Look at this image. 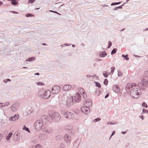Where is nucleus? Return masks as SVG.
<instances>
[{
	"mask_svg": "<svg viewBox=\"0 0 148 148\" xmlns=\"http://www.w3.org/2000/svg\"><path fill=\"white\" fill-rule=\"evenodd\" d=\"M92 104V101L91 100H85L84 102V106L82 107L81 108V111L85 114H87L90 112V110L89 108L91 106Z\"/></svg>",
	"mask_w": 148,
	"mask_h": 148,
	"instance_id": "1",
	"label": "nucleus"
},
{
	"mask_svg": "<svg viewBox=\"0 0 148 148\" xmlns=\"http://www.w3.org/2000/svg\"><path fill=\"white\" fill-rule=\"evenodd\" d=\"M130 95L133 98H138L141 94V91L140 88H132L130 91Z\"/></svg>",
	"mask_w": 148,
	"mask_h": 148,
	"instance_id": "2",
	"label": "nucleus"
},
{
	"mask_svg": "<svg viewBox=\"0 0 148 148\" xmlns=\"http://www.w3.org/2000/svg\"><path fill=\"white\" fill-rule=\"evenodd\" d=\"M51 94V92L49 90L45 91L44 90L42 89L40 90L38 93V95L40 97L44 99H47L50 97Z\"/></svg>",
	"mask_w": 148,
	"mask_h": 148,
	"instance_id": "3",
	"label": "nucleus"
},
{
	"mask_svg": "<svg viewBox=\"0 0 148 148\" xmlns=\"http://www.w3.org/2000/svg\"><path fill=\"white\" fill-rule=\"evenodd\" d=\"M142 82H139L138 84V87L142 90H144L146 87H148V81L142 79Z\"/></svg>",
	"mask_w": 148,
	"mask_h": 148,
	"instance_id": "4",
	"label": "nucleus"
},
{
	"mask_svg": "<svg viewBox=\"0 0 148 148\" xmlns=\"http://www.w3.org/2000/svg\"><path fill=\"white\" fill-rule=\"evenodd\" d=\"M49 116L51 118V119L56 122L58 121L60 119L59 114L56 112L49 114Z\"/></svg>",
	"mask_w": 148,
	"mask_h": 148,
	"instance_id": "5",
	"label": "nucleus"
},
{
	"mask_svg": "<svg viewBox=\"0 0 148 148\" xmlns=\"http://www.w3.org/2000/svg\"><path fill=\"white\" fill-rule=\"evenodd\" d=\"M43 125V122L40 120H37L36 122L34 125L35 129L37 131H39L42 129V126Z\"/></svg>",
	"mask_w": 148,
	"mask_h": 148,
	"instance_id": "6",
	"label": "nucleus"
},
{
	"mask_svg": "<svg viewBox=\"0 0 148 148\" xmlns=\"http://www.w3.org/2000/svg\"><path fill=\"white\" fill-rule=\"evenodd\" d=\"M64 117L68 119H71L73 118L74 116V114L70 112H66L64 113Z\"/></svg>",
	"mask_w": 148,
	"mask_h": 148,
	"instance_id": "7",
	"label": "nucleus"
},
{
	"mask_svg": "<svg viewBox=\"0 0 148 148\" xmlns=\"http://www.w3.org/2000/svg\"><path fill=\"white\" fill-rule=\"evenodd\" d=\"M71 97L73 99V101H74V103L76 102H79L81 99V95L78 92L76 94L75 96Z\"/></svg>",
	"mask_w": 148,
	"mask_h": 148,
	"instance_id": "8",
	"label": "nucleus"
},
{
	"mask_svg": "<svg viewBox=\"0 0 148 148\" xmlns=\"http://www.w3.org/2000/svg\"><path fill=\"white\" fill-rule=\"evenodd\" d=\"M60 91V88L59 86L55 85L53 86L51 92L53 94H56L58 93Z\"/></svg>",
	"mask_w": 148,
	"mask_h": 148,
	"instance_id": "9",
	"label": "nucleus"
},
{
	"mask_svg": "<svg viewBox=\"0 0 148 148\" xmlns=\"http://www.w3.org/2000/svg\"><path fill=\"white\" fill-rule=\"evenodd\" d=\"M74 103V101H73V99L71 97H69L67 98L66 101V106L68 108L70 107L71 105Z\"/></svg>",
	"mask_w": 148,
	"mask_h": 148,
	"instance_id": "10",
	"label": "nucleus"
},
{
	"mask_svg": "<svg viewBox=\"0 0 148 148\" xmlns=\"http://www.w3.org/2000/svg\"><path fill=\"white\" fill-rule=\"evenodd\" d=\"M48 116L46 115L42 116L41 117V121L43 123V124H46L48 122H51V121L48 120Z\"/></svg>",
	"mask_w": 148,
	"mask_h": 148,
	"instance_id": "11",
	"label": "nucleus"
},
{
	"mask_svg": "<svg viewBox=\"0 0 148 148\" xmlns=\"http://www.w3.org/2000/svg\"><path fill=\"white\" fill-rule=\"evenodd\" d=\"M19 104L18 103H16L13 104L10 107L11 110L13 112L16 111L18 109Z\"/></svg>",
	"mask_w": 148,
	"mask_h": 148,
	"instance_id": "12",
	"label": "nucleus"
},
{
	"mask_svg": "<svg viewBox=\"0 0 148 148\" xmlns=\"http://www.w3.org/2000/svg\"><path fill=\"white\" fill-rule=\"evenodd\" d=\"M64 140L67 144L69 143L71 139V136L68 134H65L63 138Z\"/></svg>",
	"mask_w": 148,
	"mask_h": 148,
	"instance_id": "13",
	"label": "nucleus"
},
{
	"mask_svg": "<svg viewBox=\"0 0 148 148\" xmlns=\"http://www.w3.org/2000/svg\"><path fill=\"white\" fill-rule=\"evenodd\" d=\"M112 90L115 93H118L120 90V89L118 85H114L112 87Z\"/></svg>",
	"mask_w": 148,
	"mask_h": 148,
	"instance_id": "14",
	"label": "nucleus"
},
{
	"mask_svg": "<svg viewBox=\"0 0 148 148\" xmlns=\"http://www.w3.org/2000/svg\"><path fill=\"white\" fill-rule=\"evenodd\" d=\"M20 138V134L18 132H16L13 136V140L15 141L18 140Z\"/></svg>",
	"mask_w": 148,
	"mask_h": 148,
	"instance_id": "15",
	"label": "nucleus"
},
{
	"mask_svg": "<svg viewBox=\"0 0 148 148\" xmlns=\"http://www.w3.org/2000/svg\"><path fill=\"white\" fill-rule=\"evenodd\" d=\"M48 137L47 134H40L38 137V138L41 140H44L47 138Z\"/></svg>",
	"mask_w": 148,
	"mask_h": 148,
	"instance_id": "16",
	"label": "nucleus"
},
{
	"mask_svg": "<svg viewBox=\"0 0 148 148\" xmlns=\"http://www.w3.org/2000/svg\"><path fill=\"white\" fill-rule=\"evenodd\" d=\"M42 130L44 132L47 134H50L52 132V130L50 129H48L46 127H44L42 128Z\"/></svg>",
	"mask_w": 148,
	"mask_h": 148,
	"instance_id": "17",
	"label": "nucleus"
},
{
	"mask_svg": "<svg viewBox=\"0 0 148 148\" xmlns=\"http://www.w3.org/2000/svg\"><path fill=\"white\" fill-rule=\"evenodd\" d=\"M72 88V86L69 85H64L62 89L64 91H67Z\"/></svg>",
	"mask_w": 148,
	"mask_h": 148,
	"instance_id": "18",
	"label": "nucleus"
},
{
	"mask_svg": "<svg viewBox=\"0 0 148 148\" xmlns=\"http://www.w3.org/2000/svg\"><path fill=\"white\" fill-rule=\"evenodd\" d=\"M126 90L127 92H129L130 90H131V87L130 84H127L125 86Z\"/></svg>",
	"mask_w": 148,
	"mask_h": 148,
	"instance_id": "19",
	"label": "nucleus"
},
{
	"mask_svg": "<svg viewBox=\"0 0 148 148\" xmlns=\"http://www.w3.org/2000/svg\"><path fill=\"white\" fill-rule=\"evenodd\" d=\"M107 55V53L105 51H101L99 54V56L101 57H104Z\"/></svg>",
	"mask_w": 148,
	"mask_h": 148,
	"instance_id": "20",
	"label": "nucleus"
},
{
	"mask_svg": "<svg viewBox=\"0 0 148 148\" xmlns=\"http://www.w3.org/2000/svg\"><path fill=\"white\" fill-rule=\"evenodd\" d=\"M13 134L12 132H10L9 133L8 135H7L6 137V140H9L10 139V138L12 136Z\"/></svg>",
	"mask_w": 148,
	"mask_h": 148,
	"instance_id": "21",
	"label": "nucleus"
},
{
	"mask_svg": "<svg viewBox=\"0 0 148 148\" xmlns=\"http://www.w3.org/2000/svg\"><path fill=\"white\" fill-rule=\"evenodd\" d=\"M128 54H126L125 55L124 54H123L121 56V57L123 58V59L128 61L129 60V58L128 57Z\"/></svg>",
	"mask_w": 148,
	"mask_h": 148,
	"instance_id": "22",
	"label": "nucleus"
},
{
	"mask_svg": "<svg viewBox=\"0 0 148 148\" xmlns=\"http://www.w3.org/2000/svg\"><path fill=\"white\" fill-rule=\"evenodd\" d=\"M0 104H2V105H0V107H4L5 106H8L9 105L10 103L8 102H5L4 103H0Z\"/></svg>",
	"mask_w": 148,
	"mask_h": 148,
	"instance_id": "23",
	"label": "nucleus"
},
{
	"mask_svg": "<svg viewBox=\"0 0 148 148\" xmlns=\"http://www.w3.org/2000/svg\"><path fill=\"white\" fill-rule=\"evenodd\" d=\"M18 0H13L11 2V4L14 5H16L18 3Z\"/></svg>",
	"mask_w": 148,
	"mask_h": 148,
	"instance_id": "24",
	"label": "nucleus"
},
{
	"mask_svg": "<svg viewBox=\"0 0 148 148\" xmlns=\"http://www.w3.org/2000/svg\"><path fill=\"white\" fill-rule=\"evenodd\" d=\"M36 60V58L35 57H33L31 58H28L27 60H26V61L30 62Z\"/></svg>",
	"mask_w": 148,
	"mask_h": 148,
	"instance_id": "25",
	"label": "nucleus"
},
{
	"mask_svg": "<svg viewBox=\"0 0 148 148\" xmlns=\"http://www.w3.org/2000/svg\"><path fill=\"white\" fill-rule=\"evenodd\" d=\"M131 87V89L133 88H138L137 87V86L136 83H133L131 84H130Z\"/></svg>",
	"mask_w": 148,
	"mask_h": 148,
	"instance_id": "26",
	"label": "nucleus"
},
{
	"mask_svg": "<svg viewBox=\"0 0 148 148\" xmlns=\"http://www.w3.org/2000/svg\"><path fill=\"white\" fill-rule=\"evenodd\" d=\"M62 138V136L60 135H58L56 137V140L57 141H59Z\"/></svg>",
	"mask_w": 148,
	"mask_h": 148,
	"instance_id": "27",
	"label": "nucleus"
},
{
	"mask_svg": "<svg viewBox=\"0 0 148 148\" xmlns=\"http://www.w3.org/2000/svg\"><path fill=\"white\" fill-rule=\"evenodd\" d=\"M107 71H104L103 72V75L105 78H107L108 77V75L107 74Z\"/></svg>",
	"mask_w": 148,
	"mask_h": 148,
	"instance_id": "28",
	"label": "nucleus"
},
{
	"mask_svg": "<svg viewBox=\"0 0 148 148\" xmlns=\"http://www.w3.org/2000/svg\"><path fill=\"white\" fill-rule=\"evenodd\" d=\"M23 129V130H24L25 131H26L29 133L30 132V131L29 130V129L28 127H26L25 125H24Z\"/></svg>",
	"mask_w": 148,
	"mask_h": 148,
	"instance_id": "29",
	"label": "nucleus"
},
{
	"mask_svg": "<svg viewBox=\"0 0 148 148\" xmlns=\"http://www.w3.org/2000/svg\"><path fill=\"white\" fill-rule=\"evenodd\" d=\"M95 86L96 87H97L99 88H100L101 87V85L100 84L99 82H95Z\"/></svg>",
	"mask_w": 148,
	"mask_h": 148,
	"instance_id": "30",
	"label": "nucleus"
},
{
	"mask_svg": "<svg viewBox=\"0 0 148 148\" xmlns=\"http://www.w3.org/2000/svg\"><path fill=\"white\" fill-rule=\"evenodd\" d=\"M116 51L117 49L116 48L113 49L112 50V51H111V54L112 55H113L114 53H115L116 52Z\"/></svg>",
	"mask_w": 148,
	"mask_h": 148,
	"instance_id": "31",
	"label": "nucleus"
},
{
	"mask_svg": "<svg viewBox=\"0 0 148 148\" xmlns=\"http://www.w3.org/2000/svg\"><path fill=\"white\" fill-rule=\"evenodd\" d=\"M19 117V116L18 114H15L14 115V116L13 117V118H14V119L16 121V120H17L18 119Z\"/></svg>",
	"mask_w": 148,
	"mask_h": 148,
	"instance_id": "32",
	"label": "nucleus"
},
{
	"mask_svg": "<svg viewBox=\"0 0 148 148\" xmlns=\"http://www.w3.org/2000/svg\"><path fill=\"white\" fill-rule=\"evenodd\" d=\"M121 3V2H114L112 3L111 5L112 6L120 4Z\"/></svg>",
	"mask_w": 148,
	"mask_h": 148,
	"instance_id": "33",
	"label": "nucleus"
},
{
	"mask_svg": "<svg viewBox=\"0 0 148 148\" xmlns=\"http://www.w3.org/2000/svg\"><path fill=\"white\" fill-rule=\"evenodd\" d=\"M71 45V43H65L64 44L61 45L60 46H70Z\"/></svg>",
	"mask_w": 148,
	"mask_h": 148,
	"instance_id": "34",
	"label": "nucleus"
},
{
	"mask_svg": "<svg viewBox=\"0 0 148 148\" xmlns=\"http://www.w3.org/2000/svg\"><path fill=\"white\" fill-rule=\"evenodd\" d=\"M101 120V119L100 118H97L94 119L93 121V122L95 123L97 122L100 121Z\"/></svg>",
	"mask_w": 148,
	"mask_h": 148,
	"instance_id": "35",
	"label": "nucleus"
},
{
	"mask_svg": "<svg viewBox=\"0 0 148 148\" xmlns=\"http://www.w3.org/2000/svg\"><path fill=\"white\" fill-rule=\"evenodd\" d=\"M142 107H143L145 108H147V105L145 102H144L143 103H142Z\"/></svg>",
	"mask_w": 148,
	"mask_h": 148,
	"instance_id": "36",
	"label": "nucleus"
},
{
	"mask_svg": "<svg viewBox=\"0 0 148 148\" xmlns=\"http://www.w3.org/2000/svg\"><path fill=\"white\" fill-rule=\"evenodd\" d=\"M108 83V79H104V82H103V84L105 85L106 86L107 85Z\"/></svg>",
	"mask_w": 148,
	"mask_h": 148,
	"instance_id": "37",
	"label": "nucleus"
},
{
	"mask_svg": "<svg viewBox=\"0 0 148 148\" xmlns=\"http://www.w3.org/2000/svg\"><path fill=\"white\" fill-rule=\"evenodd\" d=\"M145 113H147L148 114V110L145 109H143L142 113L143 114Z\"/></svg>",
	"mask_w": 148,
	"mask_h": 148,
	"instance_id": "38",
	"label": "nucleus"
},
{
	"mask_svg": "<svg viewBox=\"0 0 148 148\" xmlns=\"http://www.w3.org/2000/svg\"><path fill=\"white\" fill-rule=\"evenodd\" d=\"M115 68L114 67H112L111 68V72L112 73V74H113Z\"/></svg>",
	"mask_w": 148,
	"mask_h": 148,
	"instance_id": "39",
	"label": "nucleus"
},
{
	"mask_svg": "<svg viewBox=\"0 0 148 148\" xmlns=\"http://www.w3.org/2000/svg\"><path fill=\"white\" fill-rule=\"evenodd\" d=\"M34 16V15L32 14H30V13L27 14L26 15V16L27 17H31L32 16Z\"/></svg>",
	"mask_w": 148,
	"mask_h": 148,
	"instance_id": "40",
	"label": "nucleus"
},
{
	"mask_svg": "<svg viewBox=\"0 0 148 148\" xmlns=\"http://www.w3.org/2000/svg\"><path fill=\"white\" fill-rule=\"evenodd\" d=\"M118 76L119 77H121L122 74H121V71L120 70H118Z\"/></svg>",
	"mask_w": 148,
	"mask_h": 148,
	"instance_id": "41",
	"label": "nucleus"
},
{
	"mask_svg": "<svg viewBox=\"0 0 148 148\" xmlns=\"http://www.w3.org/2000/svg\"><path fill=\"white\" fill-rule=\"evenodd\" d=\"M79 91L81 93H83L85 92V91L83 89V88H80L79 89Z\"/></svg>",
	"mask_w": 148,
	"mask_h": 148,
	"instance_id": "42",
	"label": "nucleus"
},
{
	"mask_svg": "<svg viewBox=\"0 0 148 148\" xmlns=\"http://www.w3.org/2000/svg\"><path fill=\"white\" fill-rule=\"evenodd\" d=\"M7 50L6 49H4V50L3 51H0V54H6V53H5V51L6 50Z\"/></svg>",
	"mask_w": 148,
	"mask_h": 148,
	"instance_id": "43",
	"label": "nucleus"
},
{
	"mask_svg": "<svg viewBox=\"0 0 148 148\" xmlns=\"http://www.w3.org/2000/svg\"><path fill=\"white\" fill-rule=\"evenodd\" d=\"M11 81V80L9 79H7L5 80H3V82H4L5 83H7L8 82H9V81Z\"/></svg>",
	"mask_w": 148,
	"mask_h": 148,
	"instance_id": "44",
	"label": "nucleus"
},
{
	"mask_svg": "<svg viewBox=\"0 0 148 148\" xmlns=\"http://www.w3.org/2000/svg\"><path fill=\"white\" fill-rule=\"evenodd\" d=\"M144 74L146 77H148V71H145L144 72Z\"/></svg>",
	"mask_w": 148,
	"mask_h": 148,
	"instance_id": "45",
	"label": "nucleus"
},
{
	"mask_svg": "<svg viewBox=\"0 0 148 148\" xmlns=\"http://www.w3.org/2000/svg\"><path fill=\"white\" fill-rule=\"evenodd\" d=\"M82 94L83 95V97L84 99L86 97V94L85 92L83 93H82Z\"/></svg>",
	"mask_w": 148,
	"mask_h": 148,
	"instance_id": "46",
	"label": "nucleus"
},
{
	"mask_svg": "<svg viewBox=\"0 0 148 148\" xmlns=\"http://www.w3.org/2000/svg\"><path fill=\"white\" fill-rule=\"evenodd\" d=\"M64 146H65V145L63 143H61L60 145V147L61 148H64Z\"/></svg>",
	"mask_w": 148,
	"mask_h": 148,
	"instance_id": "47",
	"label": "nucleus"
},
{
	"mask_svg": "<svg viewBox=\"0 0 148 148\" xmlns=\"http://www.w3.org/2000/svg\"><path fill=\"white\" fill-rule=\"evenodd\" d=\"M9 120L11 121H14L15 120L14 119L13 116L10 117L9 119Z\"/></svg>",
	"mask_w": 148,
	"mask_h": 148,
	"instance_id": "48",
	"label": "nucleus"
},
{
	"mask_svg": "<svg viewBox=\"0 0 148 148\" xmlns=\"http://www.w3.org/2000/svg\"><path fill=\"white\" fill-rule=\"evenodd\" d=\"M37 85L38 86H42L43 85H44L45 84H43L42 83L39 82L38 83H37Z\"/></svg>",
	"mask_w": 148,
	"mask_h": 148,
	"instance_id": "49",
	"label": "nucleus"
},
{
	"mask_svg": "<svg viewBox=\"0 0 148 148\" xmlns=\"http://www.w3.org/2000/svg\"><path fill=\"white\" fill-rule=\"evenodd\" d=\"M35 147L36 148H42V146L40 145H38Z\"/></svg>",
	"mask_w": 148,
	"mask_h": 148,
	"instance_id": "50",
	"label": "nucleus"
},
{
	"mask_svg": "<svg viewBox=\"0 0 148 148\" xmlns=\"http://www.w3.org/2000/svg\"><path fill=\"white\" fill-rule=\"evenodd\" d=\"M117 123L115 122H110V123H108V124H110L111 125H114V124H116Z\"/></svg>",
	"mask_w": 148,
	"mask_h": 148,
	"instance_id": "51",
	"label": "nucleus"
},
{
	"mask_svg": "<svg viewBox=\"0 0 148 148\" xmlns=\"http://www.w3.org/2000/svg\"><path fill=\"white\" fill-rule=\"evenodd\" d=\"M35 0H29L28 1V3H32L34 2Z\"/></svg>",
	"mask_w": 148,
	"mask_h": 148,
	"instance_id": "52",
	"label": "nucleus"
},
{
	"mask_svg": "<svg viewBox=\"0 0 148 148\" xmlns=\"http://www.w3.org/2000/svg\"><path fill=\"white\" fill-rule=\"evenodd\" d=\"M125 4V3L124 4H123L121 5H120V6H118L117 7H118V9H122V6H123Z\"/></svg>",
	"mask_w": 148,
	"mask_h": 148,
	"instance_id": "53",
	"label": "nucleus"
},
{
	"mask_svg": "<svg viewBox=\"0 0 148 148\" xmlns=\"http://www.w3.org/2000/svg\"><path fill=\"white\" fill-rule=\"evenodd\" d=\"M112 45V42L110 41H109L108 42V46H111Z\"/></svg>",
	"mask_w": 148,
	"mask_h": 148,
	"instance_id": "54",
	"label": "nucleus"
},
{
	"mask_svg": "<svg viewBox=\"0 0 148 148\" xmlns=\"http://www.w3.org/2000/svg\"><path fill=\"white\" fill-rule=\"evenodd\" d=\"M109 93H108L106 94V95L105 96V98L106 99V98H107V97H108L109 96Z\"/></svg>",
	"mask_w": 148,
	"mask_h": 148,
	"instance_id": "55",
	"label": "nucleus"
},
{
	"mask_svg": "<svg viewBox=\"0 0 148 148\" xmlns=\"http://www.w3.org/2000/svg\"><path fill=\"white\" fill-rule=\"evenodd\" d=\"M115 133V132L114 131L112 132V134H111V136H112L113 135H114Z\"/></svg>",
	"mask_w": 148,
	"mask_h": 148,
	"instance_id": "56",
	"label": "nucleus"
},
{
	"mask_svg": "<svg viewBox=\"0 0 148 148\" xmlns=\"http://www.w3.org/2000/svg\"><path fill=\"white\" fill-rule=\"evenodd\" d=\"M10 12L14 14H18V12L16 11H11Z\"/></svg>",
	"mask_w": 148,
	"mask_h": 148,
	"instance_id": "57",
	"label": "nucleus"
},
{
	"mask_svg": "<svg viewBox=\"0 0 148 148\" xmlns=\"http://www.w3.org/2000/svg\"><path fill=\"white\" fill-rule=\"evenodd\" d=\"M139 117H140L142 120H143L144 119V116L143 115L140 116Z\"/></svg>",
	"mask_w": 148,
	"mask_h": 148,
	"instance_id": "58",
	"label": "nucleus"
},
{
	"mask_svg": "<svg viewBox=\"0 0 148 148\" xmlns=\"http://www.w3.org/2000/svg\"><path fill=\"white\" fill-rule=\"evenodd\" d=\"M49 11V12H53V13H56V11H53V10H50L49 11Z\"/></svg>",
	"mask_w": 148,
	"mask_h": 148,
	"instance_id": "59",
	"label": "nucleus"
},
{
	"mask_svg": "<svg viewBox=\"0 0 148 148\" xmlns=\"http://www.w3.org/2000/svg\"><path fill=\"white\" fill-rule=\"evenodd\" d=\"M118 8L117 7H115L114 9H113L114 10H116L118 9Z\"/></svg>",
	"mask_w": 148,
	"mask_h": 148,
	"instance_id": "60",
	"label": "nucleus"
},
{
	"mask_svg": "<svg viewBox=\"0 0 148 148\" xmlns=\"http://www.w3.org/2000/svg\"><path fill=\"white\" fill-rule=\"evenodd\" d=\"M37 141L36 140H34L33 141V142L34 143H36L37 142Z\"/></svg>",
	"mask_w": 148,
	"mask_h": 148,
	"instance_id": "61",
	"label": "nucleus"
},
{
	"mask_svg": "<svg viewBox=\"0 0 148 148\" xmlns=\"http://www.w3.org/2000/svg\"><path fill=\"white\" fill-rule=\"evenodd\" d=\"M134 56H135V57H136V58H140V57L139 56H138V55H135L134 54Z\"/></svg>",
	"mask_w": 148,
	"mask_h": 148,
	"instance_id": "62",
	"label": "nucleus"
},
{
	"mask_svg": "<svg viewBox=\"0 0 148 148\" xmlns=\"http://www.w3.org/2000/svg\"><path fill=\"white\" fill-rule=\"evenodd\" d=\"M126 133V132H122L121 133V134H125Z\"/></svg>",
	"mask_w": 148,
	"mask_h": 148,
	"instance_id": "63",
	"label": "nucleus"
},
{
	"mask_svg": "<svg viewBox=\"0 0 148 148\" xmlns=\"http://www.w3.org/2000/svg\"><path fill=\"white\" fill-rule=\"evenodd\" d=\"M40 75V73H36L34 74V75Z\"/></svg>",
	"mask_w": 148,
	"mask_h": 148,
	"instance_id": "64",
	"label": "nucleus"
}]
</instances>
